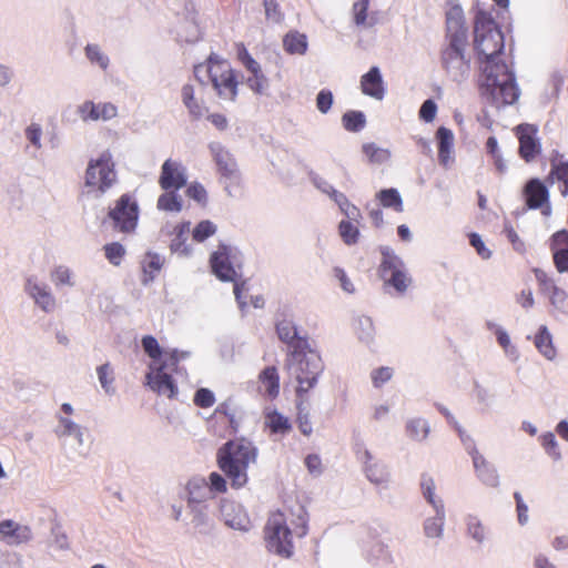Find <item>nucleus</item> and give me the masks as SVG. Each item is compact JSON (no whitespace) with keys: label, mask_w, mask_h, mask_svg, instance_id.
Returning <instances> with one entry per match:
<instances>
[{"label":"nucleus","mask_w":568,"mask_h":568,"mask_svg":"<svg viewBox=\"0 0 568 568\" xmlns=\"http://www.w3.org/2000/svg\"><path fill=\"white\" fill-rule=\"evenodd\" d=\"M354 331L359 342L365 345H373L375 342L376 331L373 320L366 315H358L354 318Z\"/></svg>","instance_id":"obj_30"},{"label":"nucleus","mask_w":568,"mask_h":568,"mask_svg":"<svg viewBox=\"0 0 568 568\" xmlns=\"http://www.w3.org/2000/svg\"><path fill=\"white\" fill-rule=\"evenodd\" d=\"M420 490L425 500L436 509H444L445 504L443 498L436 491V484L432 476L423 475L420 478Z\"/></svg>","instance_id":"obj_32"},{"label":"nucleus","mask_w":568,"mask_h":568,"mask_svg":"<svg viewBox=\"0 0 568 568\" xmlns=\"http://www.w3.org/2000/svg\"><path fill=\"white\" fill-rule=\"evenodd\" d=\"M394 376V368L390 366H379L373 368L369 378L374 388L379 389L387 384Z\"/></svg>","instance_id":"obj_48"},{"label":"nucleus","mask_w":568,"mask_h":568,"mask_svg":"<svg viewBox=\"0 0 568 568\" xmlns=\"http://www.w3.org/2000/svg\"><path fill=\"white\" fill-rule=\"evenodd\" d=\"M264 425L272 434L284 436L290 433L292 425L287 417L276 409L267 407L264 414Z\"/></svg>","instance_id":"obj_27"},{"label":"nucleus","mask_w":568,"mask_h":568,"mask_svg":"<svg viewBox=\"0 0 568 568\" xmlns=\"http://www.w3.org/2000/svg\"><path fill=\"white\" fill-rule=\"evenodd\" d=\"M194 403L203 408L211 407L215 403L214 394L207 388H200L195 393Z\"/></svg>","instance_id":"obj_58"},{"label":"nucleus","mask_w":568,"mask_h":568,"mask_svg":"<svg viewBox=\"0 0 568 568\" xmlns=\"http://www.w3.org/2000/svg\"><path fill=\"white\" fill-rule=\"evenodd\" d=\"M333 104V94L328 90H322L316 97V106L323 114L327 113Z\"/></svg>","instance_id":"obj_60"},{"label":"nucleus","mask_w":568,"mask_h":568,"mask_svg":"<svg viewBox=\"0 0 568 568\" xmlns=\"http://www.w3.org/2000/svg\"><path fill=\"white\" fill-rule=\"evenodd\" d=\"M84 55L91 64H95L102 70L108 69L110 59L99 44H87L84 48Z\"/></svg>","instance_id":"obj_42"},{"label":"nucleus","mask_w":568,"mask_h":568,"mask_svg":"<svg viewBox=\"0 0 568 568\" xmlns=\"http://www.w3.org/2000/svg\"><path fill=\"white\" fill-rule=\"evenodd\" d=\"M283 42L286 51L292 54H304L307 49L306 37L298 32L287 33Z\"/></svg>","instance_id":"obj_44"},{"label":"nucleus","mask_w":568,"mask_h":568,"mask_svg":"<svg viewBox=\"0 0 568 568\" xmlns=\"http://www.w3.org/2000/svg\"><path fill=\"white\" fill-rule=\"evenodd\" d=\"M27 294L34 304L45 313L54 311L57 302L50 287L37 277H29L24 284Z\"/></svg>","instance_id":"obj_17"},{"label":"nucleus","mask_w":568,"mask_h":568,"mask_svg":"<svg viewBox=\"0 0 568 568\" xmlns=\"http://www.w3.org/2000/svg\"><path fill=\"white\" fill-rule=\"evenodd\" d=\"M382 255L379 272L385 286L398 295L405 294L413 284V277L404 261L389 247L383 248Z\"/></svg>","instance_id":"obj_8"},{"label":"nucleus","mask_w":568,"mask_h":568,"mask_svg":"<svg viewBox=\"0 0 568 568\" xmlns=\"http://www.w3.org/2000/svg\"><path fill=\"white\" fill-rule=\"evenodd\" d=\"M187 501L190 505L201 504L213 497L205 478L194 477L186 485Z\"/></svg>","instance_id":"obj_26"},{"label":"nucleus","mask_w":568,"mask_h":568,"mask_svg":"<svg viewBox=\"0 0 568 568\" xmlns=\"http://www.w3.org/2000/svg\"><path fill=\"white\" fill-rule=\"evenodd\" d=\"M435 515L426 518L424 521V532L427 538L440 539L444 534V525L446 520V513L444 509L434 510Z\"/></svg>","instance_id":"obj_34"},{"label":"nucleus","mask_w":568,"mask_h":568,"mask_svg":"<svg viewBox=\"0 0 568 568\" xmlns=\"http://www.w3.org/2000/svg\"><path fill=\"white\" fill-rule=\"evenodd\" d=\"M343 124L348 131H359L365 125V115L359 111H349L343 115Z\"/></svg>","instance_id":"obj_50"},{"label":"nucleus","mask_w":568,"mask_h":568,"mask_svg":"<svg viewBox=\"0 0 568 568\" xmlns=\"http://www.w3.org/2000/svg\"><path fill=\"white\" fill-rule=\"evenodd\" d=\"M540 442L546 450V454L552 458L554 460H560L561 459V452L559 449V444L556 439V436L551 432L544 433L540 436Z\"/></svg>","instance_id":"obj_49"},{"label":"nucleus","mask_w":568,"mask_h":568,"mask_svg":"<svg viewBox=\"0 0 568 568\" xmlns=\"http://www.w3.org/2000/svg\"><path fill=\"white\" fill-rule=\"evenodd\" d=\"M191 232V223L184 222L174 227L173 239L171 240V250L182 256L191 254L192 248L186 244Z\"/></svg>","instance_id":"obj_29"},{"label":"nucleus","mask_w":568,"mask_h":568,"mask_svg":"<svg viewBox=\"0 0 568 568\" xmlns=\"http://www.w3.org/2000/svg\"><path fill=\"white\" fill-rule=\"evenodd\" d=\"M54 435L69 458L83 456L87 450L85 428L72 418L58 417Z\"/></svg>","instance_id":"obj_10"},{"label":"nucleus","mask_w":568,"mask_h":568,"mask_svg":"<svg viewBox=\"0 0 568 568\" xmlns=\"http://www.w3.org/2000/svg\"><path fill=\"white\" fill-rule=\"evenodd\" d=\"M97 375L100 382V385L102 389L109 394L113 395L115 392V388L113 386L114 382V374L111 365L109 363H105L97 368Z\"/></svg>","instance_id":"obj_46"},{"label":"nucleus","mask_w":568,"mask_h":568,"mask_svg":"<svg viewBox=\"0 0 568 568\" xmlns=\"http://www.w3.org/2000/svg\"><path fill=\"white\" fill-rule=\"evenodd\" d=\"M164 264V257L156 253H146L142 261V270H143V284H149L152 282L158 273L161 271Z\"/></svg>","instance_id":"obj_31"},{"label":"nucleus","mask_w":568,"mask_h":568,"mask_svg":"<svg viewBox=\"0 0 568 568\" xmlns=\"http://www.w3.org/2000/svg\"><path fill=\"white\" fill-rule=\"evenodd\" d=\"M475 49L483 71V92L497 106L514 104L520 95L515 77L508 67L498 60L504 38L494 20L484 11L475 18Z\"/></svg>","instance_id":"obj_1"},{"label":"nucleus","mask_w":568,"mask_h":568,"mask_svg":"<svg viewBox=\"0 0 568 568\" xmlns=\"http://www.w3.org/2000/svg\"><path fill=\"white\" fill-rule=\"evenodd\" d=\"M257 456V447L243 437L229 440L219 448L216 454L220 469L234 488H242L247 484V469L256 463Z\"/></svg>","instance_id":"obj_5"},{"label":"nucleus","mask_w":568,"mask_h":568,"mask_svg":"<svg viewBox=\"0 0 568 568\" xmlns=\"http://www.w3.org/2000/svg\"><path fill=\"white\" fill-rule=\"evenodd\" d=\"M449 43L442 51V67L447 77L456 82H464L470 73V59L466 58V32L462 23V11L452 9L447 14Z\"/></svg>","instance_id":"obj_4"},{"label":"nucleus","mask_w":568,"mask_h":568,"mask_svg":"<svg viewBox=\"0 0 568 568\" xmlns=\"http://www.w3.org/2000/svg\"><path fill=\"white\" fill-rule=\"evenodd\" d=\"M361 90L365 95L376 100H383L385 89L381 71L377 67H372L367 73L362 75Z\"/></svg>","instance_id":"obj_23"},{"label":"nucleus","mask_w":568,"mask_h":568,"mask_svg":"<svg viewBox=\"0 0 568 568\" xmlns=\"http://www.w3.org/2000/svg\"><path fill=\"white\" fill-rule=\"evenodd\" d=\"M376 200L385 209H392L397 213L404 211L403 199L396 189H384L376 193Z\"/></svg>","instance_id":"obj_35"},{"label":"nucleus","mask_w":568,"mask_h":568,"mask_svg":"<svg viewBox=\"0 0 568 568\" xmlns=\"http://www.w3.org/2000/svg\"><path fill=\"white\" fill-rule=\"evenodd\" d=\"M258 393L275 398L280 393V377L275 367H266L258 376Z\"/></svg>","instance_id":"obj_25"},{"label":"nucleus","mask_w":568,"mask_h":568,"mask_svg":"<svg viewBox=\"0 0 568 568\" xmlns=\"http://www.w3.org/2000/svg\"><path fill=\"white\" fill-rule=\"evenodd\" d=\"M305 466L310 474L313 476H320L323 473L322 459L316 454H311L305 458Z\"/></svg>","instance_id":"obj_63"},{"label":"nucleus","mask_w":568,"mask_h":568,"mask_svg":"<svg viewBox=\"0 0 568 568\" xmlns=\"http://www.w3.org/2000/svg\"><path fill=\"white\" fill-rule=\"evenodd\" d=\"M437 154L440 164L449 166L454 162V151L452 144H436Z\"/></svg>","instance_id":"obj_62"},{"label":"nucleus","mask_w":568,"mask_h":568,"mask_svg":"<svg viewBox=\"0 0 568 568\" xmlns=\"http://www.w3.org/2000/svg\"><path fill=\"white\" fill-rule=\"evenodd\" d=\"M50 280L57 288L68 286H75V274L67 265H57L50 273Z\"/></svg>","instance_id":"obj_37"},{"label":"nucleus","mask_w":568,"mask_h":568,"mask_svg":"<svg viewBox=\"0 0 568 568\" xmlns=\"http://www.w3.org/2000/svg\"><path fill=\"white\" fill-rule=\"evenodd\" d=\"M363 154L373 165H382L389 161L390 152L381 144H364Z\"/></svg>","instance_id":"obj_39"},{"label":"nucleus","mask_w":568,"mask_h":568,"mask_svg":"<svg viewBox=\"0 0 568 568\" xmlns=\"http://www.w3.org/2000/svg\"><path fill=\"white\" fill-rule=\"evenodd\" d=\"M550 180L558 182L560 193L566 196L568 194V162L558 161L552 163Z\"/></svg>","instance_id":"obj_41"},{"label":"nucleus","mask_w":568,"mask_h":568,"mask_svg":"<svg viewBox=\"0 0 568 568\" xmlns=\"http://www.w3.org/2000/svg\"><path fill=\"white\" fill-rule=\"evenodd\" d=\"M549 247L551 252L568 250V231L560 230L556 232L549 240Z\"/></svg>","instance_id":"obj_55"},{"label":"nucleus","mask_w":568,"mask_h":568,"mask_svg":"<svg viewBox=\"0 0 568 568\" xmlns=\"http://www.w3.org/2000/svg\"><path fill=\"white\" fill-rule=\"evenodd\" d=\"M551 253L556 270L559 273H568V250Z\"/></svg>","instance_id":"obj_64"},{"label":"nucleus","mask_w":568,"mask_h":568,"mask_svg":"<svg viewBox=\"0 0 568 568\" xmlns=\"http://www.w3.org/2000/svg\"><path fill=\"white\" fill-rule=\"evenodd\" d=\"M359 225L361 223L356 222L339 221L337 232L345 245L353 246L358 243L361 237Z\"/></svg>","instance_id":"obj_36"},{"label":"nucleus","mask_w":568,"mask_h":568,"mask_svg":"<svg viewBox=\"0 0 568 568\" xmlns=\"http://www.w3.org/2000/svg\"><path fill=\"white\" fill-rule=\"evenodd\" d=\"M276 333L278 338L286 344L293 343L297 337V328L295 323L288 318H283L277 322Z\"/></svg>","instance_id":"obj_45"},{"label":"nucleus","mask_w":568,"mask_h":568,"mask_svg":"<svg viewBox=\"0 0 568 568\" xmlns=\"http://www.w3.org/2000/svg\"><path fill=\"white\" fill-rule=\"evenodd\" d=\"M486 327L488 331L493 332L498 345L503 349L505 357L511 362L516 363L520 357V352L516 344L513 343L509 333L507 329L491 321L486 322Z\"/></svg>","instance_id":"obj_21"},{"label":"nucleus","mask_w":568,"mask_h":568,"mask_svg":"<svg viewBox=\"0 0 568 568\" xmlns=\"http://www.w3.org/2000/svg\"><path fill=\"white\" fill-rule=\"evenodd\" d=\"M210 264L213 274L221 281L234 282L239 275L241 256L235 247L220 245L211 254Z\"/></svg>","instance_id":"obj_12"},{"label":"nucleus","mask_w":568,"mask_h":568,"mask_svg":"<svg viewBox=\"0 0 568 568\" xmlns=\"http://www.w3.org/2000/svg\"><path fill=\"white\" fill-rule=\"evenodd\" d=\"M31 539V530L12 519L0 521V541L9 546H18Z\"/></svg>","instance_id":"obj_20"},{"label":"nucleus","mask_w":568,"mask_h":568,"mask_svg":"<svg viewBox=\"0 0 568 568\" xmlns=\"http://www.w3.org/2000/svg\"><path fill=\"white\" fill-rule=\"evenodd\" d=\"M221 517L230 528L247 531L251 528V520L244 507L234 501L224 499L220 507Z\"/></svg>","instance_id":"obj_16"},{"label":"nucleus","mask_w":568,"mask_h":568,"mask_svg":"<svg viewBox=\"0 0 568 568\" xmlns=\"http://www.w3.org/2000/svg\"><path fill=\"white\" fill-rule=\"evenodd\" d=\"M104 250V255L106 257V260L112 264V265H120L124 254H125V248L120 244V243H110V244H106L104 245L103 247Z\"/></svg>","instance_id":"obj_52"},{"label":"nucleus","mask_w":568,"mask_h":568,"mask_svg":"<svg viewBox=\"0 0 568 568\" xmlns=\"http://www.w3.org/2000/svg\"><path fill=\"white\" fill-rule=\"evenodd\" d=\"M181 100L190 118L194 120L201 119L207 112L206 105L192 84H184L182 87Z\"/></svg>","instance_id":"obj_22"},{"label":"nucleus","mask_w":568,"mask_h":568,"mask_svg":"<svg viewBox=\"0 0 568 568\" xmlns=\"http://www.w3.org/2000/svg\"><path fill=\"white\" fill-rule=\"evenodd\" d=\"M183 206L182 197L175 193V190H168L158 200V209L169 212H180Z\"/></svg>","instance_id":"obj_43"},{"label":"nucleus","mask_w":568,"mask_h":568,"mask_svg":"<svg viewBox=\"0 0 568 568\" xmlns=\"http://www.w3.org/2000/svg\"><path fill=\"white\" fill-rule=\"evenodd\" d=\"M216 232V226L211 221H202L192 230V237L195 242H203Z\"/></svg>","instance_id":"obj_51"},{"label":"nucleus","mask_w":568,"mask_h":568,"mask_svg":"<svg viewBox=\"0 0 568 568\" xmlns=\"http://www.w3.org/2000/svg\"><path fill=\"white\" fill-rule=\"evenodd\" d=\"M467 535L477 544H483L487 539V529L481 519L476 515L465 517Z\"/></svg>","instance_id":"obj_38"},{"label":"nucleus","mask_w":568,"mask_h":568,"mask_svg":"<svg viewBox=\"0 0 568 568\" xmlns=\"http://www.w3.org/2000/svg\"><path fill=\"white\" fill-rule=\"evenodd\" d=\"M213 152L220 173L230 181H237L240 174L234 159L222 148L213 149Z\"/></svg>","instance_id":"obj_28"},{"label":"nucleus","mask_w":568,"mask_h":568,"mask_svg":"<svg viewBox=\"0 0 568 568\" xmlns=\"http://www.w3.org/2000/svg\"><path fill=\"white\" fill-rule=\"evenodd\" d=\"M516 499V511H517V520L520 526H525L529 521V515H528V506L525 504L523 497L520 494H515Z\"/></svg>","instance_id":"obj_59"},{"label":"nucleus","mask_w":568,"mask_h":568,"mask_svg":"<svg viewBox=\"0 0 568 568\" xmlns=\"http://www.w3.org/2000/svg\"><path fill=\"white\" fill-rule=\"evenodd\" d=\"M550 304L560 313L568 314V294L557 285L546 292Z\"/></svg>","instance_id":"obj_47"},{"label":"nucleus","mask_w":568,"mask_h":568,"mask_svg":"<svg viewBox=\"0 0 568 568\" xmlns=\"http://www.w3.org/2000/svg\"><path fill=\"white\" fill-rule=\"evenodd\" d=\"M142 347L152 359L145 376L146 385L159 395L173 398L178 388L171 374L176 371L180 361L189 357V353L176 349L163 351L151 335L142 338Z\"/></svg>","instance_id":"obj_2"},{"label":"nucleus","mask_w":568,"mask_h":568,"mask_svg":"<svg viewBox=\"0 0 568 568\" xmlns=\"http://www.w3.org/2000/svg\"><path fill=\"white\" fill-rule=\"evenodd\" d=\"M186 181L185 168L181 162L169 159L163 163L159 181L163 190H179L186 184Z\"/></svg>","instance_id":"obj_19"},{"label":"nucleus","mask_w":568,"mask_h":568,"mask_svg":"<svg viewBox=\"0 0 568 568\" xmlns=\"http://www.w3.org/2000/svg\"><path fill=\"white\" fill-rule=\"evenodd\" d=\"M518 142H539L537 128L532 124H520L516 128Z\"/></svg>","instance_id":"obj_54"},{"label":"nucleus","mask_w":568,"mask_h":568,"mask_svg":"<svg viewBox=\"0 0 568 568\" xmlns=\"http://www.w3.org/2000/svg\"><path fill=\"white\" fill-rule=\"evenodd\" d=\"M186 194L189 197L193 199L200 204H205L207 200L206 191L203 185L199 183H192L187 190Z\"/></svg>","instance_id":"obj_61"},{"label":"nucleus","mask_w":568,"mask_h":568,"mask_svg":"<svg viewBox=\"0 0 568 568\" xmlns=\"http://www.w3.org/2000/svg\"><path fill=\"white\" fill-rule=\"evenodd\" d=\"M246 82L247 85L258 94L264 93L268 89V81L263 72L252 74L247 78Z\"/></svg>","instance_id":"obj_56"},{"label":"nucleus","mask_w":568,"mask_h":568,"mask_svg":"<svg viewBox=\"0 0 568 568\" xmlns=\"http://www.w3.org/2000/svg\"><path fill=\"white\" fill-rule=\"evenodd\" d=\"M405 432L410 439L424 442L430 433V426L423 417H410L405 423Z\"/></svg>","instance_id":"obj_33"},{"label":"nucleus","mask_w":568,"mask_h":568,"mask_svg":"<svg viewBox=\"0 0 568 568\" xmlns=\"http://www.w3.org/2000/svg\"><path fill=\"white\" fill-rule=\"evenodd\" d=\"M458 435L471 458L474 473L478 481L487 488H499L500 475L497 467L477 449L470 435L462 429H458Z\"/></svg>","instance_id":"obj_11"},{"label":"nucleus","mask_w":568,"mask_h":568,"mask_svg":"<svg viewBox=\"0 0 568 568\" xmlns=\"http://www.w3.org/2000/svg\"><path fill=\"white\" fill-rule=\"evenodd\" d=\"M287 369L297 383L296 394L302 397L317 383L324 369L320 354L313 349H295L287 359Z\"/></svg>","instance_id":"obj_6"},{"label":"nucleus","mask_w":568,"mask_h":568,"mask_svg":"<svg viewBox=\"0 0 568 568\" xmlns=\"http://www.w3.org/2000/svg\"><path fill=\"white\" fill-rule=\"evenodd\" d=\"M75 112L83 123L109 122L119 114L118 106L114 103L94 102L92 100H84L78 104Z\"/></svg>","instance_id":"obj_13"},{"label":"nucleus","mask_w":568,"mask_h":568,"mask_svg":"<svg viewBox=\"0 0 568 568\" xmlns=\"http://www.w3.org/2000/svg\"><path fill=\"white\" fill-rule=\"evenodd\" d=\"M307 534V517L303 509L297 514L272 513L264 528V539L268 551L291 558L294 554V540Z\"/></svg>","instance_id":"obj_3"},{"label":"nucleus","mask_w":568,"mask_h":568,"mask_svg":"<svg viewBox=\"0 0 568 568\" xmlns=\"http://www.w3.org/2000/svg\"><path fill=\"white\" fill-rule=\"evenodd\" d=\"M369 0H358L353 6L354 20L357 26L372 27L374 23L367 21V8Z\"/></svg>","instance_id":"obj_53"},{"label":"nucleus","mask_w":568,"mask_h":568,"mask_svg":"<svg viewBox=\"0 0 568 568\" xmlns=\"http://www.w3.org/2000/svg\"><path fill=\"white\" fill-rule=\"evenodd\" d=\"M195 78L201 84H205L209 78L217 95L227 101L236 97V82L230 64L216 55H210L206 64H199L194 69Z\"/></svg>","instance_id":"obj_7"},{"label":"nucleus","mask_w":568,"mask_h":568,"mask_svg":"<svg viewBox=\"0 0 568 568\" xmlns=\"http://www.w3.org/2000/svg\"><path fill=\"white\" fill-rule=\"evenodd\" d=\"M110 217L114 222V227L121 232H130L136 225L138 206L130 196L123 195L110 211Z\"/></svg>","instance_id":"obj_14"},{"label":"nucleus","mask_w":568,"mask_h":568,"mask_svg":"<svg viewBox=\"0 0 568 568\" xmlns=\"http://www.w3.org/2000/svg\"><path fill=\"white\" fill-rule=\"evenodd\" d=\"M336 196L337 199L334 203L338 206L341 213L344 215L342 221L361 223L363 219L361 210L355 204H353L344 193Z\"/></svg>","instance_id":"obj_40"},{"label":"nucleus","mask_w":568,"mask_h":568,"mask_svg":"<svg viewBox=\"0 0 568 568\" xmlns=\"http://www.w3.org/2000/svg\"><path fill=\"white\" fill-rule=\"evenodd\" d=\"M524 196L529 209H540L545 216L551 214L548 190L538 179H532L527 182L524 189Z\"/></svg>","instance_id":"obj_18"},{"label":"nucleus","mask_w":568,"mask_h":568,"mask_svg":"<svg viewBox=\"0 0 568 568\" xmlns=\"http://www.w3.org/2000/svg\"><path fill=\"white\" fill-rule=\"evenodd\" d=\"M115 180L114 163L109 151H104L90 160L84 184L89 193H103Z\"/></svg>","instance_id":"obj_9"},{"label":"nucleus","mask_w":568,"mask_h":568,"mask_svg":"<svg viewBox=\"0 0 568 568\" xmlns=\"http://www.w3.org/2000/svg\"><path fill=\"white\" fill-rule=\"evenodd\" d=\"M469 243L483 260H489L491 257V251L486 246L479 234L471 233L469 235Z\"/></svg>","instance_id":"obj_57"},{"label":"nucleus","mask_w":568,"mask_h":568,"mask_svg":"<svg viewBox=\"0 0 568 568\" xmlns=\"http://www.w3.org/2000/svg\"><path fill=\"white\" fill-rule=\"evenodd\" d=\"M534 345L538 353L547 361H554L557 357V349L554 345L552 335L546 325H541L534 336Z\"/></svg>","instance_id":"obj_24"},{"label":"nucleus","mask_w":568,"mask_h":568,"mask_svg":"<svg viewBox=\"0 0 568 568\" xmlns=\"http://www.w3.org/2000/svg\"><path fill=\"white\" fill-rule=\"evenodd\" d=\"M359 459L369 483L384 488L388 487L392 481V473L384 462L375 458L367 449L361 454Z\"/></svg>","instance_id":"obj_15"}]
</instances>
